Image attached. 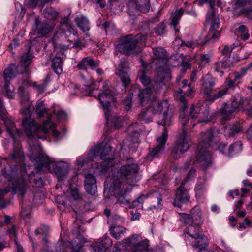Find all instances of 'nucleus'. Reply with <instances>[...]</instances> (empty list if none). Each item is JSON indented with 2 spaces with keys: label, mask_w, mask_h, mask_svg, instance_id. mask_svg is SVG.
Instances as JSON below:
<instances>
[{
  "label": "nucleus",
  "mask_w": 252,
  "mask_h": 252,
  "mask_svg": "<svg viewBox=\"0 0 252 252\" xmlns=\"http://www.w3.org/2000/svg\"><path fill=\"white\" fill-rule=\"evenodd\" d=\"M179 100L181 102V109L182 110L179 117L182 130L177 135L171 152V156L175 159L181 158L183 154L188 151L190 146L189 139L187 137L188 129V127H190V118L189 116L185 115L184 112L188 107V102L184 95L180 96Z\"/></svg>",
  "instance_id": "nucleus-1"
},
{
  "label": "nucleus",
  "mask_w": 252,
  "mask_h": 252,
  "mask_svg": "<svg viewBox=\"0 0 252 252\" xmlns=\"http://www.w3.org/2000/svg\"><path fill=\"white\" fill-rule=\"evenodd\" d=\"M47 118L48 120L44 122L42 126H39L31 116L26 117L23 119L22 125L29 138V143L31 147L34 145L33 139H46V135L49 133V130H52L53 135L55 137L60 135V133L54 129V124H51L48 128L47 124L50 121L51 115H48Z\"/></svg>",
  "instance_id": "nucleus-2"
},
{
  "label": "nucleus",
  "mask_w": 252,
  "mask_h": 252,
  "mask_svg": "<svg viewBox=\"0 0 252 252\" xmlns=\"http://www.w3.org/2000/svg\"><path fill=\"white\" fill-rule=\"evenodd\" d=\"M116 93L113 90L111 83L106 81L102 82V92L98 95V99L103 108L106 119L107 122H112L115 127L119 129L122 126V117H118L116 115L110 114L111 103L115 102Z\"/></svg>",
  "instance_id": "nucleus-3"
},
{
  "label": "nucleus",
  "mask_w": 252,
  "mask_h": 252,
  "mask_svg": "<svg viewBox=\"0 0 252 252\" xmlns=\"http://www.w3.org/2000/svg\"><path fill=\"white\" fill-rule=\"evenodd\" d=\"M217 133L218 130L212 128L201 133V142L198 145L199 152L197 155L196 161L204 169L212 164L211 155L207 149L210 146V142Z\"/></svg>",
  "instance_id": "nucleus-4"
},
{
  "label": "nucleus",
  "mask_w": 252,
  "mask_h": 252,
  "mask_svg": "<svg viewBox=\"0 0 252 252\" xmlns=\"http://www.w3.org/2000/svg\"><path fill=\"white\" fill-rule=\"evenodd\" d=\"M146 40V36L142 34H129L122 37L116 48L121 53L126 55L137 54L140 52Z\"/></svg>",
  "instance_id": "nucleus-5"
},
{
  "label": "nucleus",
  "mask_w": 252,
  "mask_h": 252,
  "mask_svg": "<svg viewBox=\"0 0 252 252\" xmlns=\"http://www.w3.org/2000/svg\"><path fill=\"white\" fill-rule=\"evenodd\" d=\"M157 80L152 88L147 87L141 90L138 94V98L140 105H143L149 100L155 97V93L158 91V83H163L168 81L171 78L169 70L163 66H159L156 70Z\"/></svg>",
  "instance_id": "nucleus-6"
},
{
  "label": "nucleus",
  "mask_w": 252,
  "mask_h": 252,
  "mask_svg": "<svg viewBox=\"0 0 252 252\" xmlns=\"http://www.w3.org/2000/svg\"><path fill=\"white\" fill-rule=\"evenodd\" d=\"M240 107L252 113V100L243 101L241 97L235 98L230 103H224L219 110L218 114L221 116L222 121H228Z\"/></svg>",
  "instance_id": "nucleus-7"
},
{
  "label": "nucleus",
  "mask_w": 252,
  "mask_h": 252,
  "mask_svg": "<svg viewBox=\"0 0 252 252\" xmlns=\"http://www.w3.org/2000/svg\"><path fill=\"white\" fill-rule=\"evenodd\" d=\"M139 170V167L136 163L130 162L122 165L119 169L118 174L119 178L114 180H119L120 182L126 184L131 187L137 182L136 179Z\"/></svg>",
  "instance_id": "nucleus-8"
},
{
  "label": "nucleus",
  "mask_w": 252,
  "mask_h": 252,
  "mask_svg": "<svg viewBox=\"0 0 252 252\" xmlns=\"http://www.w3.org/2000/svg\"><path fill=\"white\" fill-rule=\"evenodd\" d=\"M195 172L196 170L194 169L191 168L187 176L181 181L180 187L176 190L173 202V205L174 206L181 207L183 204H186L189 201L190 196L188 192V190L184 186L188 179L191 178L195 175Z\"/></svg>",
  "instance_id": "nucleus-9"
},
{
  "label": "nucleus",
  "mask_w": 252,
  "mask_h": 252,
  "mask_svg": "<svg viewBox=\"0 0 252 252\" xmlns=\"http://www.w3.org/2000/svg\"><path fill=\"white\" fill-rule=\"evenodd\" d=\"M110 189L120 204L126 205L129 203L126 195L131 190V188L126 184L119 180H114L110 185Z\"/></svg>",
  "instance_id": "nucleus-10"
},
{
  "label": "nucleus",
  "mask_w": 252,
  "mask_h": 252,
  "mask_svg": "<svg viewBox=\"0 0 252 252\" xmlns=\"http://www.w3.org/2000/svg\"><path fill=\"white\" fill-rule=\"evenodd\" d=\"M180 220L186 224L201 225L203 222L202 212L198 206H195L190 211V214L180 213Z\"/></svg>",
  "instance_id": "nucleus-11"
},
{
  "label": "nucleus",
  "mask_w": 252,
  "mask_h": 252,
  "mask_svg": "<svg viewBox=\"0 0 252 252\" xmlns=\"http://www.w3.org/2000/svg\"><path fill=\"white\" fill-rule=\"evenodd\" d=\"M111 150V147L110 146H106L103 147L102 146H98L92 149L89 153L90 157L92 158H94L97 154L100 153V158L103 160L101 166L105 168H109L114 165V159L110 158L108 157V152Z\"/></svg>",
  "instance_id": "nucleus-12"
},
{
  "label": "nucleus",
  "mask_w": 252,
  "mask_h": 252,
  "mask_svg": "<svg viewBox=\"0 0 252 252\" xmlns=\"http://www.w3.org/2000/svg\"><path fill=\"white\" fill-rule=\"evenodd\" d=\"M55 26L54 22L48 23L46 21L41 22L39 16H36L34 23L32 26V31L33 34L45 36L52 31Z\"/></svg>",
  "instance_id": "nucleus-13"
},
{
  "label": "nucleus",
  "mask_w": 252,
  "mask_h": 252,
  "mask_svg": "<svg viewBox=\"0 0 252 252\" xmlns=\"http://www.w3.org/2000/svg\"><path fill=\"white\" fill-rule=\"evenodd\" d=\"M129 70L128 62L125 59H121L116 67L115 74L119 77L125 87L128 86L130 83Z\"/></svg>",
  "instance_id": "nucleus-14"
},
{
  "label": "nucleus",
  "mask_w": 252,
  "mask_h": 252,
  "mask_svg": "<svg viewBox=\"0 0 252 252\" xmlns=\"http://www.w3.org/2000/svg\"><path fill=\"white\" fill-rule=\"evenodd\" d=\"M167 138L168 132L166 129H164L161 136L157 139V145L153 147L152 150L147 154L146 158L147 160H152L154 158L158 157L159 154L163 152Z\"/></svg>",
  "instance_id": "nucleus-15"
},
{
  "label": "nucleus",
  "mask_w": 252,
  "mask_h": 252,
  "mask_svg": "<svg viewBox=\"0 0 252 252\" xmlns=\"http://www.w3.org/2000/svg\"><path fill=\"white\" fill-rule=\"evenodd\" d=\"M69 166L63 162H55L50 165L51 173H54L59 180H63L68 173Z\"/></svg>",
  "instance_id": "nucleus-16"
},
{
  "label": "nucleus",
  "mask_w": 252,
  "mask_h": 252,
  "mask_svg": "<svg viewBox=\"0 0 252 252\" xmlns=\"http://www.w3.org/2000/svg\"><path fill=\"white\" fill-rule=\"evenodd\" d=\"M37 166L36 167L37 173L41 174L45 170L50 171V165L54 162L51 161L50 158L46 155L41 154L36 157L35 159Z\"/></svg>",
  "instance_id": "nucleus-17"
},
{
  "label": "nucleus",
  "mask_w": 252,
  "mask_h": 252,
  "mask_svg": "<svg viewBox=\"0 0 252 252\" xmlns=\"http://www.w3.org/2000/svg\"><path fill=\"white\" fill-rule=\"evenodd\" d=\"M18 94L21 98L22 109L21 112L25 116H28L30 114V107L31 105L29 101V95L27 92L24 91V88L19 87L18 89Z\"/></svg>",
  "instance_id": "nucleus-18"
},
{
  "label": "nucleus",
  "mask_w": 252,
  "mask_h": 252,
  "mask_svg": "<svg viewBox=\"0 0 252 252\" xmlns=\"http://www.w3.org/2000/svg\"><path fill=\"white\" fill-rule=\"evenodd\" d=\"M84 187L86 192L91 195H95L97 192L96 180L95 177L91 174L85 175Z\"/></svg>",
  "instance_id": "nucleus-19"
},
{
  "label": "nucleus",
  "mask_w": 252,
  "mask_h": 252,
  "mask_svg": "<svg viewBox=\"0 0 252 252\" xmlns=\"http://www.w3.org/2000/svg\"><path fill=\"white\" fill-rule=\"evenodd\" d=\"M151 195V198L153 199L154 202H158V206L157 207L159 208L161 206L162 202V196L160 193L158 192H155L154 193L149 194L148 193L147 195H142L139 198L132 202V206H130V208H134L138 206L140 204H142L144 199H146L148 196Z\"/></svg>",
  "instance_id": "nucleus-20"
},
{
  "label": "nucleus",
  "mask_w": 252,
  "mask_h": 252,
  "mask_svg": "<svg viewBox=\"0 0 252 252\" xmlns=\"http://www.w3.org/2000/svg\"><path fill=\"white\" fill-rule=\"evenodd\" d=\"M201 82L202 88L204 90V94L207 95L211 93L215 84V78H214L211 75L208 74L203 76L201 79Z\"/></svg>",
  "instance_id": "nucleus-21"
},
{
  "label": "nucleus",
  "mask_w": 252,
  "mask_h": 252,
  "mask_svg": "<svg viewBox=\"0 0 252 252\" xmlns=\"http://www.w3.org/2000/svg\"><path fill=\"white\" fill-rule=\"evenodd\" d=\"M12 188L14 193H19L23 196L27 190V184L25 179L22 177H20L14 181Z\"/></svg>",
  "instance_id": "nucleus-22"
},
{
  "label": "nucleus",
  "mask_w": 252,
  "mask_h": 252,
  "mask_svg": "<svg viewBox=\"0 0 252 252\" xmlns=\"http://www.w3.org/2000/svg\"><path fill=\"white\" fill-rule=\"evenodd\" d=\"M203 107H204L200 105L196 106H195L194 104L191 105L189 115V117L190 118V127H188V128H191V126H192V127H194L195 124L194 120L197 119L199 116L201 115Z\"/></svg>",
  "instance_id": "nucleus-23"
},
{
  "label": "nucleus",
  "mask_w": 252,
  "mask_h": 252,
  "mask_svg": "<svg viewBox=\"0 0 252 252\" xmlns=\"http://www.w3.org/2000/svg\"><path fill=\"white\" fill-rule=\"evenodd\" d=\"M155 112V108L152 106L149 107L141 111L138 115V119L139 120L143 121L145 123H149L152 121Z\"/></svg>",
  "instance_id": "nucleus-24"
},
{
  "label": "nucleus",
  "mask_w": 252,
  "mask_h": 252,
  "mask_svg": "<svg viewBox=\"0 0 252 252\" xmlns=\"http://www.w3.org/2000/svg\"><path fill=\"white\" fill-rule=\"evenodd\" d=\"M154 105L156 107V111L158 112H159L161 113L162 112H163V113L162 114V120L160 123V124L165 126V125H166V119L167 116L166 110L167 109L168 107V104L167 101H163L161 102H156Z\"/></svg>",
  "instance_id": "nucleus-25"
},
{
  "label": "nucleus",
  "mask_w": 252,
  "mask_h": 252,
  "mask_svg": "<svg viewBox=\"0 0 252 252\" xmlns=\"http://www.w3.org/2000/svg\"><path fill=\"white\" fill-rule=\"evenodd\" d=\"M154 59L161 62L163 64L166 63L168 56L166 50L162 47H155L153 49Z\"/></svg>",
  "instance_id": "nucleus-26"
},
{
  "label": "nucleus",
  "mask_w": 252,
  "mask_h": 252,
  "mask_svg": "<svg viewBox=\"0 0 252 252\" xmlns=\"http://www.w3.org/2000/svg\"><path fill=\"white\" fill-rule=\"evenodd\" d=\"M30 48L31 47L29 46L28 51L23 54L20 59V63L22 66L24 67L26 72L34 58L33 52L31 51Z\"/></svg>",
  "instance_id": "nucleus-27"
},
{
  "label": "nucleus",
  "mask_w": 252,
  "mask_h": 252,
  "mask_svg": "<svg viewBox=\"0 0 252 252\" xmlns=\"http://www.w3.org/2000/svg\"><path fill=\"white\" fill-rule=\"evenodd\" d=\"M194 241L192 242L193 248L197 249L198 252H202V250L207 249L208 243L205 236L202 234L200 237L197 238L193 239Z\"/></svg>",
  "instance_id": "nucleus-28"
},
{
  "label": "nucleus",
  "mask_w": 252,
  "mask_h": 252,
  "mask_svg": "<svg viewBox=\"0 0 252 252\" xmlns=\"http://www.w3.org/2000/svg\"><path fill=\"white\" fill-rule=\"evenodd\" d=\"M75 21L77 26L84 32H86V35L90 36L88 31L90 29L89 22L85 17H78L75 18Z\"/></svg>",
  "instance_id": "nucleus-29"
},
{
  "label": "nucleus",
  "mask_w": 252,
  "mask_h": 252,
  "mask_svg": "<svg viewBox=\"0 0 252 252\" xmlns=\"http://www.w3.org/2000/svg\"><path fill=\"white\" fill-rule=\"evenodd\" d=\"M228 88L227 87H224L220 89L216 93L214 94L209 93L207 94V99L211 102H214L215 100L222 98L228 93Z\"/></svg>",
  "instance_id": "nucleus-30"
},
{
  "label": "nucleus",
  "mask_w": 252,
  "mask_h": 252,
  "mask_svg": "<svg viewBox=\"0 0 252 252\" xmlns=\"http://www.w3.org/2000/svg\"><path fill=\"white\" fill-rule=\"evenodd\" d=\"M126 229L120 225H113L109 228L111 235L116 239H120L126 232Z\"/></svg>",
  "instance_id": "nucleus-31"
},
{
  "label": "nucleus",
  "mask_w": 252,
  "mask_h": 252,
  "mask_svg": "<svg viewBox=\"0 0 252 252\" xmlns=\"http://www.w3.org/2000/svg\"><path fill=\"white\" fill-rule=\"evenodd\" d=\"M189 226L187 228V233L192 238L195 239L200 237L202 235L201 229L200 228L201 225L195 224H189Z\"/></svg>",
  "instance_id": "nucleus-32"
},
{
  "label": "nucleus",
  "mask_w": 252,
  "mask_h": 252,
  "mask_svg": "<svg viewBox=\"0 0 252 252\" xmlns=\"http://www.w3.org/2000/svg\"><path fill=\"white\" fill-rule=\"evenodd\" d=\"M51 67L57 74H61L63 72L62 59L59 57H55L52 60Z\"/></svg>",
  "instance_id": "nucleus-33"
},
{
  "label": "nucleus",
  "mask_w": 252,
  "mask_h": 252,
  "mask_svg": "<svg viewBox=\"0 0 252 252\" xmlns=\"http://www.w3.org/2000/svg\"><path fill=\"white\" fill-rule=\"evenodd\" d=\"M58 12L52 7H46L43 11L44 17L51 22H54L58 16Z\"/></svg>",
  "instance_id": "nucleus-34"
},
{
  "label": "nucleus",
  "mask_w": 252,
  "mask_h": 252,
  "mask_svg": "<svg viewBox=\"0 0 252 252\" xmlns=\"http://www.w3.org/2000/svg\"><path fill=\"white\" fill-rule=\"evenodd\" d=\"M135 4L136 9L141 12L146 13L150 9V0H136Z\"/></svg>",
  "instance_id": "nucleus-35"
},
{
  "label": "nucleus",
  "mask_w": 252,
  "mask_h": 252,
  "mask_svg": "<svg viewBox=\"0 0 252 252\" xmlns=\"http://www.w3.org/2000/svg\"><path fill=\"white\" fill-rule=\"evenodd\" d=\"M8 120V119H7ZM5 124L6 125L7 131L10 134V135L14 138V134L16 133L18 136H20L22 135V131L19 129H17L15 128V124L14 122L9 120H5Z\"/></svg>",
  "instance_id": "nucleus-36"
},
{
  "label": "nucleus",
  "mask_w": 252,
  "mask_h": 252,
  "mask_svg": "<svg viewBox=\"0 0 252 252\" xmlns=\"http://www.w3.org/2000/svg\"><path fill=\"white\" fill-rule=\"evenodd\" d=\"M209 17L211 19L210 31L212 32L218 29L220 26V19L218 15H216L214 11H212L209 15Z\"/></svg>",
  "instance_id": "nucleus-37"
},
{
  "label": "nucleus",
  "mask_w": 252,
  "mask_h": 252,
  "mask_svg": "<svg viewBox=\"0 0 252 252\" xmlns=\"http://www.w3.org/2000/svg\"><path fill=\"white\" fill-rule=\"evenodd\" d=\"M24 158L23 152L18 148H14L13 153L10 155L11 159L16 163L20 162Z\"/></svg>",
  "instance_id": "nucleus-38"
},
{
  "label": "nucleus",
  "mask_w": 252,
  "mask_h": 252,
  "mask_svg": "<svg viewBox=\"0 0 252 252\" xmlns=\"http://www.w3.org/2000/svg\"><path fill=\"white\" fill-rule=\"evenodd\" d=\"M80 241L76 245L73 243L68 242L67 245L69 249H71L73 252H81L80 249L83 246V244L87 242L86 238L84 237H80L79 238Z\"/></svg>",
  "instance_id": "nucleus-39"
},
{
  "label": "nucleus",
  "mask_w": 252,
  "mask_h": 252,
  "mask_svg": "<svg viewBox=\"0 0 252 252\" xmlns=\"http://www.w3.org/2000/svg\"><path fill=\"white\" fill-rule=\"evenodd\" d=\"M15 66L12 65L6 68L3 71V77L5 80V82H9V81L15 77Z\"/></svg>",
  "instance_id": "nucleus-40"
},
{
  "label": "nucleus",
  "mask_w": 252,
  "mask_h": 252,
  "mask_svg": "<svg viewBox=\"0 0 252 252\" xmlns=\"http://www.w3.org/2000/svg\"><path fill=\"white\" fill-rule=\"evenodd\" d=\"M141 238L138 235H133L130 238L125 239V242L130 247L132 251L134 248L140 242Z\"/></svg>",
  "instance_id": "nucleus-41"
},
{
  "label": "nucleus",
  "mask_w": 252,
  "mask_h": 252,
  "mask_svg": "<svg viewBox=\"0 0 252 252\" xmlns=\"http://www.w3.org/2000/svg\"><path fill=\"white\" fill-rule=\"evenodd\" d=\"M239 60H235L234 57L230 56H225L221 61L222 67L227 69L233 67Z\"/></svg>",
  "instance_id": "nucleus-42"
},
{
  "label": "nucleus",
  "mask_w": 252,
  "mask_h": 252,
  "mask_svg": "<svg viewBox=\"0 0 252 252\" xmlns=\"http://www.w3.org/2000/svg\"><path fill=\"white\" fill-rule=\"evenodd\" d=\"M29 181L31 184L34 187H39L43 185V182L42 179L40 177H35V173L32 172L29 175Z\"/></svg>",
  "instance_id": "nucleus-43"
},
{
  "label": "nucleus",
  "mask_w": 252,
  "mask_h": 252,
  "mask_svg": "<svg viewBox=\"0 0 252 252\" xmlns=\"http://www.w3.org/2000/svg\"><path fill=\"white\" fill-rule=\"evenodd\" d=\"M60 29L63 32H68L73 35H76L77 33V31L70 24L65 21L60 22Z\"/></svg>",
  "instance_id": "nucleus-44"
},
{
  "label": "nucleus",
  "mask_w": 252,
  "mask_h": 252,
  "mask_svg": "<svg viewBox=\"0 0 252 252\" xmlns=\"http://www.w3.org/2000/svg\"><path fill=\"white\" fill-rule=\"evenodd\" d=\"M242 149V144L240 141H238L232 144L229 147L227 154L232 155L241 151Z\"/></svg>",
  "instance_id": "nucleus-45"
},
{
  "label": "nucleus",
  "mask_w": 252,
  "mask_h": 252,
  "mask_svg": "<svg viewBox=\"0 0 252 252\" xmlns=\"http://www.w3.org/2000/svg\"><path fill=\"white\" fill-rule=\"evenodd\" d=\"M3 93L8 98H13L14 96V88L10 85L9 82H5L3 86Z\"/></svg>",
  "instance_id": "nucleus-46"
},
{
  "label": "nucleus",
  "mask_w": 252,
  "mask_h": 252,
  "mask_svg": "<svg viewBox=\"0 0 252 252\" xmlns=\"http://www.w3.org/2000/svg\"><path fill=\"white\" fill-rule=\"evenodd\" d=\"M184 13L183 10L180 9L179 10L176 11L175 13L172 14L171 17V24L173 26H176L179 22L180 19Z\"/></svg>",
  "instance_id": "nucleus-47"
},
{
  "label": "nucleus",
  "mask_w": 252,
  "mask_h": 252,
  "mask_svg": "<svg viewBox=\"0 0 252 252\" xmlns=\"http://www.w3.org/2000/svg\"><path fill=\"white\" fill-rule=\"evenodd\" d=\"M226 129L228 131L230 136H234L242 131V126L240 124H236L226 127Z\"/></svg>",
  "instance_id": "nucleus-48"
},
{
  "label": "nucleus",
  "mask_w": 252,
  "mask_h": 252,
  "mask_svg": "<svg viewBox=\"0 0 252 252\" xmlns=\"http://www.w3.org/2000/svg\"><path fill=\"white\" fill-rule=\"evenodd\" d=\"M133 135L129 134L124 140V143L130 147L131 145L128 143V142H131L132 143H136L138 141V133L137 130H134L132 132Z\"/></svg>",
  "instance_id": "nucleus-49"
},
{
  "label": "nucleus",
  "mask_w": 252,
  "mask_h": 252,
  "mask_svg": "<svg viewBox=\"0 0 252 252\" xmlns=\"http://www.w3.org/2000/svg\"><path fill=\"white\" fill-rule=\"evenodd\" d=\"M148 250V241H141L140 243L132 251V252H145Z\"/></svg>",
  "instance_id": "nucleus-50"
},
{
  "label": "nucleus",
  "mask_w": 252,
  "mask_h": 252,
  "mask_svg": "<svg viewBox=\"0 0 252 252\" xmlns=\"http://www.w3.org/2000/svg\"><path fill=\"white\" fill-rule=\"evenodd\" d=\"M91 57H87L83 58L77 64V67L81 70H87V66L90 67Z\"/></svg>",
  "instance_id": "nucleus-51"
},
{
  "label": "nucleus",
  "mask_w": 252,
  "mask_h": 252,
  "mask_svg": "<svg viewBox=\"0 0 252 252\" xmlns=\"http://www.w3.org/2000/svg\"><path fill=\"white\" fill-rule=\"evenodd\" d=\"M209 112L206 107H203L201 115L197 119V122H207L210 121L209 118Z\"/></svg>",
  "instance_id": "nucleus-52"
},
{
  "label": "nucleus",
  "mask_w": 252,
  "mask_h": 252,
  "mask_svg": "<svg viewBox=\"0 0 252 252\" xmlns=\"http://www.w3.org/2000/svg\"><path fill=\"white\" fill-rule=\"evenodd\" d=\"M52 0H28L27 4L31 7L35 8L36 7L38 3H39L40 6L43 7L45 4Z\"/></svg>",
  "instance_id": "nucleus-53"
},
{
  "label": "nucleus",
  "mask_w": 252,
  "mask_h": 252,
  "mask_svg": "<svg viewBox=\"0 0 252 252\" xmlns=\"http://www.w3.org/2000/svg\"><path fill=\"white\" fill-rule=\"evenodd\" d=\"M108 246L103 242H99L94 245L93 247L94 252H105Z\"/></svg>",
  "instance_id": "nucleus-54"
},
{
  "label": "nucleus",
  "mask_w": 252,
  "mask_h": 252,
  "mask_svg": "<svg viewBox=\"0 0 252 252\" xmlns=\"http://www.w3.org/2000/svg\"><path fill=\"white\" fill-rule=\"evenodd\" d=\"M58 208L62 211H64L67 207V203L62 196H57L56 199Z\"/></svg>",
  "instance_id": "nucleus-55"
},
{
  "label": "nucleus",
  "mask_w": 252,
  "mask_h": 252,
  "mask_svg": "<svg viewBox=\"0 0 252 252\" xmlns=\"http://www.w3.org/2000/svg\"><path fill=\"white\" fill-rule=\"evenodd\" d=\"M132 95L128 94L126 99L123 100V102L125 105V109L127 111L129 110L132 106Z\"/></svg>",
  "instance_id": "nucleus-56"
},
{
  "label": "nucleus",
  "mask_w": 252,
  "mask_h": 252,
  "mask_svg": "<svg viewBox=\"0 0 252 252\" xmlns=\"http://www.w3.org/2000/svg\"><path fill=\"white\" fill-rule=\"evenodd\" d=\"M141 73V76L139 77L140 81L144 86L149 85L151 82L150 78L145 74L144 70H142Z\"/></svg>",
  "instance_id": "nucleus-57"
},
{
  "label": "nucleus",
  "mask_w": 252,
  "mask_h": 252,
  "mask_svg": "<svg viewBox=\"0 0 252 252\" xmlns=\"http://www.w3.org/2000/svg\"><path fill=\"white\" fill-rule=\"evenodd\" d=\"M95 89H97V85L95 83H92L90 85H86L84 88L86 94L89 96L93 95V92Z\"/></svg>",
  "instance_id": "nucleus-58"
},
{
  "label": "nucleus",
  "mask_w": 252,
  "mask_h": 252,
  "mask_svg": "<svg viewBox=\"0 0 252 252\" xmlns=\"http://www.w3.org/2000/svg\"><path fill=\"white\" fill-rule=\"evenodd\" d=\"M9 189H0V208L1 209L6 207L4 203V195L9 192Z\"/></svg>",
  "instance_id": "nucleus-59"
},
{
  "label": "nucleus",
  "mask_w": 252,
  "mask_h": 252,
  "mask_svg": "<svg viewBox=\"0 0 252 252\" xmlns=\"http://www.w3.org/2000/svg\"><path fill=\"white\" fill-rule=\"evenodd\" d=\"M250 0H235L234 4L235 9H239L249 4Z\"/></svg>",
  "instance_id": "nucleus-60"
},
{
  "label": "nucleus",
  "mask_w": 252,
  "mask_h": 252,
  "mask_svg": "<svg viewBox=\"0 0 252 252\" xmlns=\"http://www.w3.org/2000/svg\"><path fill=\"white\" fill-rule=\"evenodd\" d=\"M222 63L221 61L216 62L214 63V69L215 71L217 72H220V76H222L224 74L223 69H226L225 68L222 67Z\"/></svg>",
  "instance_id": "nucleus-61"
},
{
  "label": "nucleus",
  "mask_w": 252,
  "mask_h": 252,
  "mask_svg": "<svg viewBox=\"0 0 252 252\" xmlns=\"http://www.w3.org/2000/svg\"><path fill=\"white\" fill-rule=\"evenodd\" d=\"M165 30V26L163 22L161 23L159 25L155 28V33L158 35H161L163 34Z\"/></svg>",
  "instance_id": "nucleus-62"
},
{
  "label": "nucleus",
  "mask_w": 252,
  "mask_h": 252,
  "mask_svg": "<svg viewBox=\"0 0 252 252\" xmlns=\"http://www.w3.org/2000/svg\"><path fill=\"white\" fill-rule=\"evenodd\" d=\"M204 190V184L202 183H198L195 187L196 195L200 197L203 194Z\"/></svg>",
  "instance_id": "nucleus-63"
},
{
  "label": "nucleus",
  "mask_w": 252,
  "mask_h": 252,
  "mask_svg": "<svg viewBox=\"0 0 252 252\" xmlns=\"http://www.w3.org/2000/svg\"><path fill=\"white\" fill-rule=\"evenodd\" d=\"M240 13L245 14L248 18L252 20V7L250 6L247 8H244L240 11Z\"/></svg>",
  "instance_id": "nucleus-64"
}]
</instances>
